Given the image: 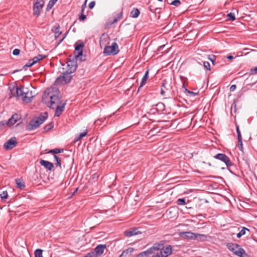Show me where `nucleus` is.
Listing matches in <instances>:
<instances>
[{
  "label": "nucleus",
  "instance_id": "1",
  "mask_svg": "<svg viewBox=\"0 0 257 257\" xmlns=\"http://www.w3.org/2000/svg\"><path fill=\"white\" fill-rule=\"evenodd\" d=\"M60 91L56 87L48 88L42 98L43 102L50 108H55L57 104L61 103L60 98Z\"/></svg>",
  "mask_w": 257,
  "mask_h": 257
},
{
  "label": "nucleus",
  "instance_id": "2",
  "mask_svg": "<svg viewBox=\"0 0 257 257\" xmlns=\"http://www.w3.org/2000/svg\"><path fill=\"white\" fill-rule=\"evenodd\" d=\"M47 112L41 114L38 117L33 118L30 121L26 126V130L31 131L36 129L47 119Z\"/></svg>",
  "mask_w": 257,
  "mask_h": 257
},
{
  "label": "nucleus",
  "instance_id": "3",
  "mask_svg": "<svg viewBox=\"0 0 257 257\" xmlns=\"http://www.w3.org/2000/svg\"><path fill=\"white\" fill-rule=\"evenodd\" d=\"M77 66V62L74 58H73V60L69 59L67 61L66 64H62V71L71 74L76 71Z\"/></svg>",
  "mask_w": 257,
  "mask_h": 257
},
{
  "label": "nucleus",
  "instance_id": "4",
  "mask_svg": "<svg viewBox=\"0 0 257 257\" xmlns=\"http://www.w3.org/2000/svg\"><path fill=\"white\" fill-rule=\"evenodd\" d=\"M227 248L232 251L233 253L238 256L243 257L245 254L244 250L239 245L233 243H227L226 244Z\"/></svg>",
  "mask_w": 257,
  "mask_h": 257
},
{
  "label": "nucleus",
  "instance_id": "5",
  "mask_svg": "<svg viewBox=\"0 0 257 257\" xmlns=\"http://www.w3.org/2000/svg\"><path fill=\"white\" fill-rule=\"evenodd\" d=\"M27 88L24 86H21L20 87H17L16 88L14 87L12 90H11V95L10 96V98H12L13 96H16L18 98H21L24 101L25 95L26 94Z\"/></svg>",
  "mask_w": 257,
  "mask_h": 257
},
{
  "label": "nucleus",
  "instance_id": "6",
  "mask_svg": "<svg viewBox=\"0 0 257 257\" xmlns=\"http://www.w3.org/2000/svg\"><path fill=\"white\" fill-rule=\"evenodd\" d=\"M61 73L62 75L56 79L55 84L63 85L69 83L72 78L71 74L65 73V72L63 71H61Z\"/></svg>",
  "mask_w": 257,
  "mask_h": 257
},
{
  "label": "nucleus",
  "instance_id": "7",
  "mask_svg": "<svg viewBox=\"0 0 257 257\" xmlns=\"http://www.w3.org/2000/svg\"><path fill=\"white\" fill-rule=\"evenodd\" d=\"M179 235L184 239L194 240L196 239L198 236L200 237V239H204L207 238V236L206 235L195 233L189 231L180 232L179 233Z\"/></svg>",
  "mask_w": 257,
  "mask_h": 257
},
{
  "label": "nucleus",
  "instance_id": "8",
  "mask_svg": "<svg viewBox=\"0 0 257 257\" xmlns=\"http://www.w3.org/2000/svg\"><path fill=\"white\" fill-rule=\"evenodd\" d=\"M119 50L116 43L114 42L110 46H105L103 53L105 55H114L119 52Z\"/></svg>",
  "mask_w": 257,
  "mask_h": 257
},
{
  "label": "nucleus",
  "instance_id": "9",
  "mask_svg": "<svg viewBox=\"0 0 257 257\" xmlns=\"http://www.w3.org/2000/svg\"><path fill=\"white\" fill-rule=\"evenodd\" d=\"M44 4L43 0H35L33 4V15L39 17Z\"/></svg>",
  "mask_w": 257,
  "mask_h": 257
},
{
  "label": "nucleus",
  "instance_id": "10",
  "mask_svg": "<svg viewBox=\"0 0 257 257\" xmlns=\"http://www.w3.org/2000/svg\"><path fill=\"white\" fill-rule=\"evenodd\" d=\"M84 46V44L82 41H78L75 44L74 56L73 57L74 59L82 55Z\"/></svg>",
  "mask_w": 257,
  "mask_h": 257
},
{
  "label": "nucleus",
  "instance_id": "11",
  "mask_svg": "<svg viewBox=\"0 0 257 257\" xmlns=\"http://www.w3.org/2000/svg\"><path fill=\"white\" fill-rule=\"evenodd\" d=\"M215 159L219 160L222 162H224L227 167H231L233 165L232 162L230 160L229 157H228L225 154L219 153L214 156Z\"/></svg>",
  "mask_w": 257,
  "mask_h": 257
},
{
  "label": "nucleus",
  "instance_id": "12",
  "mask_svg": "<svg viewBox=\"0 0 257 257\" xmlns=\"http://www.w3.org/2000/svg\"><path fill=\"white\" fill-rule=\"evenodd\" d=\"M17 144L16 138L13 137L4 144V147L6 150H10L16 147Z\"/></svg>",
  "mask_w": 257,
  "mask_h": 257
},
{
  "label": "nucleus",
  "instance_id": "13",
  "mask_svg": "<svg viewBox=\"0 0 257 257\" xmlns=\"http://www.w3.org/2000/svg\"><path fill=\"white\" fill-rule=\"evenodd\" d=\"M172 252V248L170 245L163 246L161 249L160 255L161 257H167Z\"/></svg>",
  "mask_w": 257,
  "mask_h": 257
},
{
  "label": "nucleus",
  "instance_id": "14",
  "mask_svg": "<svg viewBox=\"0 0 257 257\" xmlns=\"http://www.w3.org/2000/svg\"><path fill=\"white\" fill-rule=\"evenodd\" d=\"M172 88V86L169 82L164 80L162 83L161 89V94L162 95H165L167 91H169Z\"/></svg>",
  "mask_w": 257,
  "mask_h": 257
},
{
  "label": "nucleus",
  "instance_id": "15",
  "mask_svg": "<svg viewBox=\"0 0 257 257\" xmlns=\"http://www.w3.org/2000/svg\"><path fill=\"white\" fill-rule=\"evenodd\" d=\"M142 232L138 230L137 227H134L126 230L124 232V234L127 237H131L138 234H141Z\"/></svg>",
  "mask_w": 257,
  "mask_h": 257
},
{
  "label": "nucleus",
  "instance_id": "16",
  "mask_svg": "<svg viewBox=\"0 0 257 257\" xmlns=\"http://www.w3.org/2000/svg\"><path fill=\"white\" fill-rule=\"evenodd\" d=\"M106 247L105 244H99L94 248V251L97 257H99L102 254Z\"/></svg>",
  "mask_w": 257,
  "mask_h": 257
},
{
  "label": "nucleus",
  "instance_id": "17",
  "mask_svg": "<svg viewBox=\"0 0 257 257\" xmlns=\"http://www.w3.org/2000/svg\"><path fill=\"white\" fill-rule=\"evenodd\" d=\"M66 104L65 102L64 103H60L59 104H57V106H56V110H55V115L56 116H59L63 111L64 110L65 105Z\"/></svg>",
  "mask_w": 257,
  "mask_h": 257
},
{
  "label": "nucleus",
  "instance_id": "18",
  "mask_svg": "<svg viewBox=\"0 0 257 257\" xmlns=\"http://www.w3.org/2000/svg\"><path fill=\"white\" fill-rule=\"evenodd\" d=\"M40 164L49 171H51L54 167V165L52 163L44 160H40Z\"/></svg>",
  "mask_w": 257,
  "mask_h": 257
},
{
  "label": "nucleus",
  "instance_id": "19",
  "mask_svg": "<svg viewBox=\"0 0 257 257\" xmlns=\"http://www.w3.org/2000/svg\"><path fill=\"white\" fill-rule=\"evenodd\" d=\"M164 241H161L160 243H154L153 246L148 249V250H150L151 252V254L154 252L155 250H161L162 248L161 247H163L164 244Z\"/></svg>",
  "mask_w": 257,
  "mask_h": 257
},
{
  "label": "nucleus",
  "instance_id": "20",
  "mask_svg": "<svg viewBox=\"0 0 257 257\" xmlns=\"http://www.w3.org/2000/svg\"><path fill=\"white\" fill-rule=\"evenodd\" d=\"M26 94L25 95L24 101L27 103H30L32 101L33 98L35 96L33 94V92L32 91H29L28 89L27 88Z\"/></svg>",
  "mask_w": 257,
  "mask_h": 257
},
{
  "label": "nucleus",
  "instance_id": "21",
  "mask_svg": "<svg viewBox=\"0 0 257 257\" xmlns=\"http://www.w3.org/2000/svg\"><path fill=\"white\" fill-rule=\"evenodd\" d=\"M60 27L59 24H56L52 28V31L55 34V39H58L59 36L62 34L60 31Z\"/></svg>",
  "mask_w": 257,
  "mask_h": 257
},
{
  "label": "nucleus",
  "instance_id": "22",
  "mask_svg": "<svg viewBox=\"0 0 257 257\" xmlns=\"http://www.w3.org/2000/svg\"><path fill=\"white\" fill-rule=\"evenodd\" d=\"M20 118V116L16 113L12 115L8 121V125H12L14 124Z\"/></svg>",
  "mask_w": 257,
  "mask_h": 257
},
{
  "label": "nucleus",
  "instance_id": "23",
  "mask_svg": "<svg viewBox=\"0 0 257 257\" xmlns=\"http://www.w3.org/2000/svg\"><path fill=\"white\" fill-rule=\"evenodd\" d=\"M109 37L108 35H105V34H103L100 39V45L101 47H102V46H105L106 43L107 42V41L109 40Z\"/></svg>",
  "mask_w": 257,
  "mask_h": 257
},
{
  "label": "nucleus",
  "instance_id": "24",
  "mask_svg": "<svg viewBox=\"0 0 257 257\" xmlns=\"http://www.w3.org/2000/svg\"><path fill=\"white\" fill-rule=\"evenodd\" d=\"M148 75H149V71L147 70L146 72L144 77L142 79L140 87L139 88V90L140 89L141 87L143 86L146 84L147 80L148 78Z\"/></svg>",
  "mask_w": 257,
  "mask_h": 257
},
{
  "label": "nucleus",
  "instance_id": "25",
  "mask_svg": "<svg viewBox=\"0 0 257 257\" xmlns=\"http://www.w3.org/2000/svg\"><path fill=\"white\" fill-rule=\"evenodd\" d=\"M140 14L139 10L137 8H133L132 11L131 12V17L132 18H136L139 17Z\"/></svg>",
  "mask_w": 257,
  "mask_h": 257
},
{
  "label": "nucleus",
  "instance_id": "26",
  "mask_svg": "<svg viewBox=\"0 0 257 257\" xmlns=\"http://www.w3.org/2000/svg\"><path fill=\"white\" fill-rule=\"evenodd\" d=\"M151 254V252L150 250H147L137 254L136 257H148Z\"/></svg>",
  "mask_w": 257,
  "mask_h": 257
},
{
  "label": "nucleus",
  "instance_id": "27",
  "mask_svg": "<svg viewBox=\"0 0 257 257\" xmlns=\"http://www.w3.org/2000/svg\"><path fill=\"white\" fill-rule=\"evenodd\" d=\"M64 150L63 149L55 148L54 149L50 150L48 153L50 154H59L63 153Z\"/></svg>",
  "mask_w": 257,
  "mask_h": 257
},
{
  "label": "nucleus",
  "instance_id": "28",
  "mask_svg": "<svg viewBox=\"0 0 257 257\" xmlns=\"http://www.w3.org/2000/svg\"><path fill=\"white\" fill-rule=\"evenodd\" d=\"M134 248L133 247H129L125 250H124L122 252V254H123L124 255H125L126 256L127 254H131L134 251Z\"/></svg>",
  "mask_w": 257,
  "mask_h": 257
},
{
  "label": "nucleus",
  "instance_id": "29",
  "mask_svg": "<svg viewBox=\"0 0 257 257\" xmlns=\"http://www.w3.org/2000/svg\"><path fill=\"white\" fill-rule=\"evenodd\" d=\"M44 58H45V56H43L42 55H39L37 56H36L34 57L32 59V62H34V64L36 63L37 62H39L40 60H42Z\"/></svg>",
  "mask_w": 257,
  "mask_h": 257
},
{
  "label": "nucleus",
  "instance_id": "30",
  "mask_svg": "<svg viewBox=\"0 0 257 257\" xmlns=\"http://www.w3.org/2000/svg\"><path fill=\"white\" fill-rule=\"evenodd\" d=\"M0 197L2 201H5L8 197L7 191H4L0 194Z\"/></svg>",
  "mask_w": 257,
  "mask_h": 257
},
{
  "label": "nucleus",
  "instance_id": "31",
  "mask_svg": "<svg viewBox=\"0 0 257 257\" xmlns=\"http://www.w3.org/2000/svg\"><path fill=\"white\" fill-rule=\"evenodd\" d=\"M57 1L58 0H50L47 5V10L48 11L51 9Z\"/></svg>",
  "mask_w": 257,
  "mask_h": 257
},
{
  "label": "nucleus",
  "instance_id": "32",
  "mask_svg": "<svg viewBox=\"0 0 257 257\" xmlns=\"http://www.w3.org/2000/svg\"><path fill=\"white\" fill-rule=\"evenodd\" d=\"M42 251L43 250L41 249H37L34 252L35 257H43Z\"/></svg>",
  "mask_w": 257,
  "mask_h": 257
},
{
  "label": "nucleus",
  "instance_id": "33",
  "mask_svg": "<svg viewBox=\"0 0 257 257\" xmlns=\"http://www.w3.org/2000/svg\"><path fill=\"white\" fill-rule=\"evenodd\" d=\"M53 126H54L53 123L50 122V123H48V124L46 125L44 127V130L45 131L47 132V131H49V130H50L52 128H53Z\"/></svg>",
  "mask_w": 257,
  "mask_h": 257
},
{
  "label": "nucleus",
  "instance_id": "34",
  "mask_svg": "<svg viewBox=\"0 0 257 257\" xmlns=\"http://www.w3.org/2000/svg\"><path fill=\"white\" fill-rule=\"evenodd\" d=\"M17 186L18 188L22 189L25 187V185L23 182H22L20 180H16Z\"/></svg>",
  "mask_w": 257,
  "mask_h": 257
},
{
  "label": "nucleus",
  "instance_id": "35",
  "mask_svg": "<svg viewBox=\"0 0 257 257\" xmlns=\"http://www.w3.org/2000/svg\"><path fill=\"white\" fill-rule=\"evenodd\" d=\"M176 203L179 205H183L186 204V201L185 198H179L178 199Z\"/></svg>",
  "mask_w": 257,
  "mask_h": 257
},
{
  "label": "nucleus",
  "instance_id": "36",
  "mask_svg": "<svg viewBox=\"0 0 257 257\" xmlns=\"http://www.w3.org/2000/svg\"><path fill=\"white\" fill-rule=\"evenodd\" d=\"M122 18V13H119L117 16L113 20V22H112L111 24H114L115 23H116L118 21L120 20V19H121Z\"/></svg>",
  "mask_w": 257,
  "mask_h": 257
},
{
  "label": "nucleus",
  "instance_id": "37",
  "mask_svg": "<svg viewBox=\"0 0 257 257\" xmlns=\"http://www.w3.org/2000/svg\"><path fill=\"white\" fill-rule=\"evenodd\" d=\"M238 147L239 148V149L241 151H243V145H242V138H238Z\"/></svg>",
  "mask_w": 257,
  "mask_h": 257
},
{
  "label": "nucleus",
  "instance_id": "38",
  "mask_svg": "<svg viewBox=\"0 0 257 257\" xmlns=\"http://www.w3.org/2000/svg\"><path fill=\"white\" fill-rule=\"evenodd\" d=\"M227 17L229 20L234 21L235 20V16L234 14L232 13H230L229 14H227Z\"/></svg>",
  "mask_w": 257,
  "mask_h": 257
},
{
  "label": "nucleus",
  "instance_id": "39",
  "mask_svg": "<svg viewBox=\"0 0 257 257\" xmlns=\"http://www.w3.org/2000/svg\"><path fill=\"white\" fill-rule=\"evenodd\" d=\"M85 257H97V256H96V255L95 254V252H94V250H93V251H91V252H89V253H87V254L85 255Z\"/></svg>",
  "mask_w": 257,
  "mask_h": 257
},
{
  "label": "nucleus",
  "instance_id": "40",
  "mask_svg": "<svg viewBox=\"0 0 257 257\" xmlns=\"http://www.w3.org/2000/svg\"><path fill=\"white\" fill-rule=\"evenodd\" d=\"M203 66L208 70H210V65L208 62H204Z\"/></svg>",
  "mask_w": 257,
  "mask_h": 257
},
{
  "label": "nucleus",
  "instance_id": "41",
  "mask_svg": "<svg viewBox=\"0 0 257 257\" xmlns=\"http://www.w3.org/2000/svg\"><path fill=\"white\" fill-rule=\"evenodd\" d=\"M181 4V3L179 0H174L172 2L171 5L178 7Z\"/></svg>",
  "mask_w": 257,
  "mask_h": 257
},
{
  "label": "nucleus",
  "instance_id": "42",
  "mask_svg": "<svg viewBox=\"0 0 257 257\" xmlns=\"http://www.w3.org/2000/svg\"><path fill=\"white\" fill-rule=\"evenodd\" d=\"M34 64H35L34 63V62H32V60H30L24 66V68L25 67H30L31 66H32V65H33Z\"/></svg>",
  "mask_w": 257,
  "mask_h": 257
},
{
  "label": "nucleus",
  "instance_id": "43",
  "mask_svg": "<svg viewBox=\"0 0 257 257\" xmlns=\"http://www.w3.org/2000/svg\"><path fill=\"white\" fill-rule=\"evenodd\" d=\"M246 230H247L249 231V229H248L247 228L244 227H242V229H241V230L239 231V232L242 235H243L245 234V231Z\"/></svg>",
  "mask_w": 257,
  "mask_h": 257
},
{
  "label": "nucleus",
  "instance_id": "44",
  "mask_svg": "<svg viewBox=\"0 0 257 257\" xmlns=\"http://www.w3.org/2000/svg\"><path fill=\"white\" fill-rule=\"evenodd\" d=\"M86 18V16L84 15L83 14H81V15L80 16L79 18V20L80 21H83L85 20Z\"/></svg>",
  "mask_w": 257,
  "mask_h": 257
},
{
  "label": "nucleus",
  "instance_id": "45",
  "mask_svg": "<svg viewBox=\"0 0 257 257\" xmlns=\"http://www.w3.org/2000/svg\"><path fill=\"white\" fill-rule=\"evenodd\" d=\"M236 132L237 134V139L241 138V133L239 129V126L238 125H236Z\"/></svg>",
  "mask_w": 257,
  "mask_h": 257
},
{
  "label": "nucleus",
  "instance_id": "46",
  "mask_svg": "<svg viewBox=\"0 0 257 257\" xmlns=\"http://www.w3.org/2000/svg\"><path fill=\"white\" fill-rule=\"evenodd\" d=\"M95 2L94 1H92V2H91L89 4V8L90 9H92L95 6Z\"/></svg>",
  "mask_w": 257,
  "mask_h": 257
},
{
  "label": "nucleus",
  "instance_id": "47",
  "mask_svg": "<svg viewBox=\"0 0 257 257\" xmlns=\"http://www.w3.org/2000/svg\"><path fill=\"white\" fill-rule=\"evenodd\" d=\"M250 72V74H257V67L254 68L253 69H251Z\"/></svg>",
  "mask_w": 257,
  "mask_h": 257
},
{
  "label": "nucleus",
  "instance_id": "48",
  "mask_svg": "<svg viewBox=\"0 0 257 257\" xmlns=\"http://www.w3.org/2000/svg\"><path fill=\"white\" fill-rule=\"evenodd\" d=\"M88 133V131L87 130H86L85 131V132L81 133L79 136V137L82 139L83 138V137H84L85 136H86V135Z\"/></svg>",
  "mask_w": 257,
  "mask_h": 257
},
{
  "label": "nucleus",
  "instance_id": "49",
  "mask_svg": "<svg viewBox=\"0 0 257 257\" xmlns=\"http://www.w3.org/2000/svg\"><path fill=\"white\" fill-rule=\"evenodd\" d=\"M20 53V50L18 49H15L13 52L14 55H18Z\"/></svg>",
  "mask_w": 257,
  "mask_h": 257
},
{
  "label": "nucleus",
  "instance_id": "50",
  "mask_svg": "<svg viewBox=\"0 0 257 257\" xmlns=\"http://www.w3.org/2000/svg\"><path fill=\"white\" fill-rule=\"evenodd\" d=\"M86 1L87 0H85V2H84V4L82 5V8H81V14H83V12H84V9L86 7Z\"/></svg>",
  "mask_w": 257,
  "mask_h": 257
},
{
  "label": "nucleus",
  "instance_id": "51",
  "mask_svg": "<svg viewBox=\"0 0 257 257\" xmlns=\"http://www.w3.org/2000/svg\"><path fill=\"white\" fill-rule=\"evenodd\" d=\"M236 104L235 102H233L232 104L231 105V109L233 108L234 109V111H236Z\"/></svg>",
  "mask_w": 257,
  "mask_h": 257
},
{
  "label": "nucleus",
  "instance_id": "52",
  "mask_svg": "<svg viewBox=\"0 0 257 257\" xmlns=\"http://www.w3.org/2000/svg\"><path fill=\"white\" fill-rule=\"evenodd\" d=\"M236 86L235 85H232L230 87V91H233L235 90Z\"/></svg>",
  "mask_w": 257,
  "mask_h": 257
},
{
  "label": "nucleus",
  "instance_id": "53",
  "mask_svg": "<svg viewBox=\"0 0 257 257\" xmlns=\"http://www.w3.org/2000/svg\"><path fill=\"white\" fill-rule=\"evenodd\" d=\"M209 59L213 63H214V61H215V56L213 55L212 57L209 56Z\"/></svg>",
  "mask_w": 257,
  "mask_h": 257
},
{
  "label": "nucleus",
  "instance_id": "54",
  "mask_svg": "<svg viewBox=\"0 0 257 257\" xmlns=\"http://www.w3.org/2000/svg\"><path fill=\"white\" fill-rule=\"evenodd\" d=\"M54 158L56 162L61 161L60 158L59 157H58L57 156H56V155H54Z\"/></svg>",
  "mask_w": 257,
  "mask_h": 257
},
{
  "label": "nucleus",
  "instance_id": "55",
  "mask_svg": "<svg viewBox=\"0 0 257 257\" xmlns=\"http://www.w3.org/2000/svg\"><path fill=\"white\" fill-rule=\"evenodd\" d=\"M185 91L187 92V93H189V94H191L192 95H195V93H194L193 92H192V91H189L187 89H185Z\"/></svg>",
  "mask_w": 257,
  "mask_h": 257
},
{
  "label": "nucleus",
  "instance_id": "56",
  "mask_svg": "<svg viewBox=\"0 0 257 257\" xmlns=\"http://www.w3.org/2000/svg\"><path fill=\"white\" fill-rule=\"evenodd\" d=\"M56 166H59L61 168V161L56 162Z\"/></svg>",
  "mask_w": 257,
  "mask_h": 257
},
{
  "label": "nucleus",
  "instance_id": "57",
  "mask_svg": "<svg viewBox=\"0 0 257 257\" xmlns=\"http://www.w3.org/2000/svg\"><path fill=\"white\" fill-rule=\"evenodd\" d=\"M81 139V138L79 137V136H78V137L75 139V142H77V141L80 140Z\"/></svg>",
  "mask_w": 257,
  "mask_h": 257
},
{
  "label": "nucleus",
  "instance_id": "58",
  "mask_svg": "<svg viewBox=\"0 0 257 257\" xmlns=\"http://www.w3.org/2000/svg\"><path fill=\"white\" fill-rule=\"evenodd\" d=\"M227 59H228V60H231V59H233V56H231V55L228 56L227 57Z\"/></svg>",
  "mask_w": 257,
  "mask_h": 257
},
{
  "label": "nucleus",
  "instance_id": "59",
  "mask_svg": "<svg viewBox=\"0 0 257 257\" xmlns=\"http://www.w3.org/2000/svg\"><path fill=\"white\" fill-rule=\"evenodd\" d=\"M236 236L237 237V238H240L241 236H242V235H241V234L239 232L238 233H237L236 234Z\"/></svg>",
  "mask_w": 257,
  "mask_h": 257
},
{
  "label": "nucleus",
  "instance_id": "60",
  "mask_svg": "<svg viewBox=\"0 0 257 257\" xmlns=\"http://www.w3.org/2000/svg\"><path fill=\"white\" fill-rule=\"evenodd\" d=\"M152 257H160V255L159 254L157 253L155 255H153Z\"/></svg>",
  "mask_w": 257,
  "mask_h": 257
},
{
  "label": "nucleus",
  "instance_id": "61",
  "mask_svg": "<svg viewBox=\"0 0 257 257\" xmlns=\"http://www.w3.org/2000/svg\"><path fill=\"white\" fill-rule=\"evenodd\" d=\"M66 36V34H65L64 36H63L62 39L60 40V42H62L64 39V38H65Z\"/></svg>",
  "mask_w": 257,
  "mask_h": 257
},
{
  "label": "nucleus",
  "instance_id": "62",
  "mask_svg": "<svg viewBox=\"0 0 257 257\" xmlns=\"http://www.w3.org/2000/svg\"><path fill=\"white\" fill-rule=\"evenodd\" d=\"M118 257H126L125 255H124L123 254H122V253L118 256Z\"/></svg>",
  "mask_w": 257,
  "mask_h": 257
},
{
  "label": "nucleus",
  "instance_id": "63",
  "mask_svg": "<svg viewBox=\"0 0 257 257\" xmlns=\"http://www.w3.org/2000/svg\"><path fill=\"white\" fill-rule=\"evenodd\" d=\"M165 46L164 45H162V46H161L160 47H159V49H162Z\"/></svg>",
  "mask_w": 257,
  "mask_h": 257
},
{
  "label": "nucleus",
  "instance_id": "64",
  "mask_svg": "<svg viewBox=\"0 0 257 257\" xmlns=\"http://www.w3.org/2000/svg\"><path fill=\"white\" fill-rule=\"evenodd\" d=\"M7 75V74H1L0 76H4V75Z\"/></svg>",
  "mask_w": 257,
  "mask_h": 257
}]
</instances>
